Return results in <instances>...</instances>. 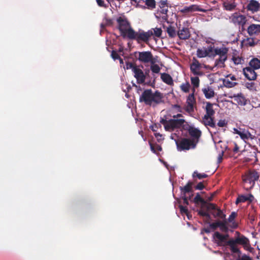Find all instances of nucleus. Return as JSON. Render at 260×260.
<instances>
[{
  "mask_svg": "<svg viewBox=\"0 0 260 260\" xmlns=\"http://www.w3.org/2000/svg\"><path fill=\"white\" fill-rule=\"evenodd\" d=\"M220 230L224 233H228L229 231V228L227 226V222L226 219L220 221L219 224Z\"/></svg>",
  "mask_w": 260,
  "mask_h": 260,
  "instance_id": "obj_37",
  "label": "nucleus"
},
{
  "mask_svg": "<svg viewBox=\"0 0 260 260\" xmlns=\"http://www.w3.org/2000/svg\"><path fill=\"white\" fill-rule=\"evenodd\" d=\"M231 22L235 25L243 27L246 24L247 19L246 17L239 12H235L230 17Z\"/></svg>",
  "mask_w": 260,
  "mask_h": 260,
  "instance_id": "obj_8",
  "label": "nucleus"
},
{
  "mask_svg": "<svg viewBox=\"0 0 260 260\" xmlns=\"http://www.w3.org/2000/svg\"><path fill=\"white\" fill-rule=\"evenodd\" d=\"M179 208L180 209V212L182 214H185L187 216H188V211L186 206H184L183 205H179Z\"/></svg>",
  "mask_w": 260,
  "mask_h": 260,
  "instance_id": "obj_49",
  "label": "nucleus"
},
{
  "mask_svg": "<svg viewBox=\"0 0 260 260\" xmlns=\"http://www.w3.org/2000/svg\"><path fill=\"white\" fill-rule=\"evenodd\" d=\"M184 131L188 132L189 136L191 138L190 139L193 140L194 142H196V144L197 145L202 135L201 131L198 128H196L194 126L189 125V123L188 125L186 126Z\"/></svg>",
  "mask_w": 260,
  "mask_h": 260,
  "instance_id": "obj_9",
  "label": "nucleus"
},
{
  "mask_svg": "<svg viewBox=\"0 0 260 260\" xmlns=\"http://www.w3.org/2000/svg\"><path fill=\"white\" fill-rule=\"evenodd\" d=\"M243 70L244 75L247 79L254 80L256 79L257 75L255 72V69L247 67L244 68Z\"/></svg>",
  "mask_w": 260,
  "mask_h": 260,
  "instance_id": "obj_18",
  "label": "nucleus"
},
{
  "mask_svg": "<svg viewBox=\"0 0 260 260\" xmlns=\"http://www.w3.org/2000/svg\"><path fill=\"white\" fill-rule=\"evenodd\" d=\"M168 6L167 3V1L161 0L159 3V8H163L164 7Z\"/></svg>",
  "mask_w": 260,
  "mask_h": 260,
  "instance_id": "obj_59",
  "label": "nucleus"
},
{
  "mask_svg": "<svg viewBox=\"0 0 260 260\" xmlns=\"http://www.w3.org/2000/svg\"><path fill=\"white\" fill-rule=\"evenodd\" d=\"M195 189L197 190H202L205 188V185L203 184V182H199L196 186Z\"/></svg>",
  "mask_w": 260,
  "mask_h": 260,
  "instance_id": "obj_57",
  "label": "nucleus"
},
{
  "mask_svg": "<svg viewBox=\"0 0 260 260\" xmlns=\"http://www.w3.org/2000/svg\"><path fill=\"white\" fill-rule=\"evenodd\" d=\"M227 55L219 56V58L215 60V66L219 68L224 67V62L227 59Z\"/></svg>",
  "mask_w": 260,
  "mask_h": 260,
  "instance_id": "obj_31",
  "label": "nucleus"
},
{
  "mask_svg": "<svg viewBox=\"0 0 260 260\" xmlns=\"http://www.w3.org/2000/svg\"><path fill=\"white\" fill-rule=\"evenodd\" d=\"M191 83L193 86V88L194 89L198 88L200 86V79L198 77H191L190 78Z\"/></svg>",
  "mask_w": 260,
  "mask_h": 260,
  "instance_id": "obj_39",
  "label": "nucleus"
},
{
  "mask_svg": "<svg viewBox=\"0 0 260 260\" xmlns=\"http://www.w3.org/2000/svg\"><path fill=\"white\" fill-rule=\"evenodd\" d=\"M137 66L134 63L130 62L126 63V68L127 69H132L133 71H134L135 68H136Z\"/></svg>",
  "mask_w": 260,
  "mask_h": 260,
  "instance_id": "obj_52",
  "label": "nucleus"
},
{
  "mask_svg": "<svg viewBox=\"0 0 260 260\" xmlns=\"http://www.w3.org/2000/svg\"><path fill=\"white\" fill-rule=\"evenodd\" d=\"M184 110L186 112L189 114H190L194 112V105L192 104H188L184 107Z\"/></svg>",
  "mask_w": 260,
  "mask_h": 260,
  "instance_id": "obj_47",
  "label": "nucleus"
},
{
  "mask_svg": "<svg viewBox=\"0 0 260 260\" xmlns=\"http://www.w3.org/2000/svg\"><path fill=\"white\" fill-rule=\"evenodd\" d=\"M206 210L211 211V214L214 218H219L222 220L225 219V214L215 204L211 203L208 204Z\"/></svg>",
  "mask_w": 260,
  "mask_h": 260,
  "instance_id": "obj_7",
  "label": "nucleus"
},
{
  "mask_svg": "<svg viewBox=\"0 0 260 260\" xmlns=\"http://www.w3.org/2000/svg\"><path fill=\"white\" fill-rule=\"evenodd\" d=\"M138 53L137 59L139 61L144 63H152L153 60L156 58L153 57L151 52L149 51L138 52Z\"/></svg>",
  "mask_w": 260,
  "mask_h": 260,
  "instance_id": "obj_10",
  "label": "nucleus"
},
{
  "mask_svg": "<svg viewBox=\"0 0 260 260\" xmlns=\"http://www.w3.org/2000/svg\"><path fill=\"white\" fill-rule=\"evenodd\" d=\"M208 176L205 173H199L198 171H194L192 174V177H197L199 179H202L203 178H206Z\"/></svg>",
  "mask_w": 260,
  "mask_h": 260,
  "instance_id": "obj_44",
  "label": "nucleus"
},
{
  "mask_svg": "<svg viewBox=\"0 0 260 260\" xmlns=\"http://www.w3.org/2000/svg\"><path fill=\"white\" fill-rule=\"evenodd\" d=\"M160 122L161 123L166 131L173 132L175 129H180L184 131L186 126H187L189 123L188 122L186 121L184 118H171L169 120H167L164 118H161Z\"/></svg>",
  "mask_w": 260,
  "mask_h": 260,
  "instance_id": "obj_2",
  "label": "nucleus"
},
{
  "mask_svg": "<svg viewBox=\"0 0 260 260\" xmlns=\"http://www.w3.org/2000/svg\"><path fill=\"white\" fill-rule=\"evenodd\" d=\"M96 2L100 7L107 8L108 6L105 4L104 0H96Z\"/></svg>",
  "mask_w": 260,
  "mask_h": 260,
  "instance_id": "obj_56",
  "label": "nucleus"
},
{
  "mask_svg": "<svg viewBox=\"0 0 260 260\" xmlns=\"http://www.w3.org/2000/svg\"><path fill=\"white\" fill-rule=\"evenodd\" d=\"M175 143L177 150L180 151L194 149L197 146L196 142L189 138H180L175 140Z\"/></svg>",
  "mask_w": 260,
  "mask_h": 260,
  "instance_id": "obj_6",
  "label": "nucleus"
},
{
  "mask_svg": "<svg viewBox=\"0 0 260 260\" xmlns=\"http://www.w3.org/2000/svg\"><path fill=\"white\" fill-rule=\"evenodd\" d=\"M213 104L207 102L205 107L206 114L204 115V119L209 118L211 116H214L215 114V111L213 108Z\"/></svg>",
  "mask_w": 260,
  "mask_h": 260,
  "instance_id": "obj_21",
  "label": "nucleus"
},
{
  "mask_svg": "<svg viewBox=\"0 0 260 260\" xmlns=\"http://www.w3.org/2000/svg\"><path fill=\"white\" fill-rule=\"evenodd\" d=\"M182 200H183V204L186 205L189 204L188 197L186 195H181Z\"/></svg>",
  "mask_w": 260,
  "mask_h": 260,
  "instance_id": "obj_60",
  "label": "nucleus"
},
{
  "mask_svg": "<svg viewBox=\"0 0 260 260\" xmlns=\"http://www.w3.org/2000/svg\"><path fill=\"white\" fill-rule=\"evenodd\" d=\"M154 32L153 35L157 37H160L162 34V30L160 28H155L153 29Z\"/></svg>",
  "mask_w": 260,
  "mask_h": 260,
  "instance_id": "obj_51",
  "label": "nucleus"
},
{
  "mask_svg": "<svg viewBox=\"0 0 260 260\" xmlns=\"http://www.w3.org/2000/svg\"><path fill=\"white\" fill-rule=\"evenodd\" d=\"M197 55L199 58H203L207 56V53H206L205 48L198 49L197 51Z\"/></svg>",
  "mask_w": 260,
  "mask_h": 260,
  "instance_id": "obj_46",
  "label": "nucleus"
},
{
  "mask_svg": "<svg viewBox=\"0 0 260 260\" xmlns=\"http://www.w3.org/2000/svg\"><path fill=\"white\" fill-rule=\"evenodd\" d=\"M198 11L200 12H204L205 11L202 9H199L198 7L196 5H192L189 7H185L181 11L183 13H187Z\"/></svg>",
  "mask_w": 260,
  "mask_h": 260,
  "instance_id": "obj_33",
  "label": "nucleus"
},
{
  "mask_svg": "<svg viewBox=\"0 0 260 260\" xmlns=\"http://www.w3.org/2000/svg\"><path fill=\"white\" fill-rule=\"evenodd\" d=\"M204 208H201L200 210L198 211V214L201 216L206 217L208 219L211 218L210 214L209 213L208 211L206 210V211H204L203 209Z\"/></svg>",
  "mask_w": 260,
  "mask_h": 260,
  "instance_id": "obj_41",
  "label": "nucleus"
},
{
  "mask_svg": "<svg viewBox=\"0 0 260 260\" xmlns=\"http://www.w3.org/2000/svg\"><path fill=\"white\" fill-rule=\"evenodd\" d=\"M239 147L236 143H234V148H233V152L237 153L239 151Z\"/></svg>",
  "mask_w": 260,
  "mask_h": 260,
  "instance_id": "obj_63",
  "label": "nucleus"
},
{
  "mask_svg": "<svg viewBox=\"0 0 260 260\" xmlns=\"http://www.w3.org/2000/svg\"><path fill=\"white\" fill-rule=\"evenodd\" d=\"M220 220L216 221V222L211 223L210 224V228L213 230H215L217 229V228L219 227Z\"/></svg>",
  "mask_w": 260,
  "mask_h": 260,
  "instance_id": "obj_50",
  "label": "nucleus"
},
{
  "mask_svg": "<svg viewBox=\"0 0 260 260\" xmlns=\"http://www.w3.org/2000/svg\"><path fill=\"white\" fill-rule=\"evenodd\" d=\"M156 62V58H155L153 60L152 63H150V69L152 72V73H155V74H158L159 73V72L160 71V68L159 67V66L158 64L155 63Z\"/></svg>",
  "mask_w": 260,
  "mask_h": 260,
  "instance_id": "obj_34",
  "label": "nucleus"
},
{
  "mask_svg": "<svg viewBox=\"0 0 260 260\" xmlns=\"http://www.w3.org/2000/svg\"><path fill=\"white\" fill-rule=\"evenodd\" d=\"M241 260H252L249 256L244 255L242 256Z\"/></svg>",
  "mask_w": 260,
  "mask_h": 260,
  "instance_id": "obj_64",
  "label": "nucleus"
},
{
  "mask_svg": "<svg viewBox=\"0 0 260 260\" xmlns=\"http://www.w3.org/2000/svg\"><path fill=\"white\" fill-rule=\"evenodd\" d=\"M149 145L150 146L151 150L154 153H156V151H161L162 150L161 147L157 144L153 145L150 142H149Z\"/></svg>",
  "mask_w": 260,
  "mask_h": 260,
  "instance_id": "obj_40",
  "label": "nucleus"
},
{
  "mask_svg": "<svg viewBox=\"0 0 260 260\" xmlns=\"http://www.w3.org/2000/svg\"><path fill=\"white\" fill-rule=\"evenodd\" d=\"M246 9L252 13L258 12L260 9V4L255 0H251L247 5Z\"/></svg>",
  "mask_w": 260,
  "mask_h": 260,
  "instance_id": "obj_20",
  "label": "nucleus"
},
{
  "mask_svg": "<svg viewBox=\"0 0 260 260\" xmlns=\"http://www.w3.org/2000/svg\"><path fill=\"white\" fill-rule=\"evenodd\" d=\"M247 32L250 36L258 35L260 33V24H252L247 28Z\"/></svg>",
  "mask_w": 260,
  "mask_h": 260,
  "instance_id": "obj_22",
  "label": "nucleus"
},
{
  "mask_svg": "<svg viewBox=\"0 0 260 260\" xmlns=\"http://www.w3.org/2000/svg\"><path fill=\"white\" fill-rule=\"evenodd\" d=\"M234 133L236 134H238L240 137L241 139L244 141L248 140L249 139H252L253 137L251 133L247 129H243L239 128L237 129L234 128L233 129Z\"/></svg>",
  "mask_w": 260,
  "mask_h": 260,
  "instance_id": "obj_13",
  "label": "nucleus"
},
{
  "mask_svg": "<svg viewBox=\"0 0 260 260\" xmlns=\"http://www.w3.org/2000/svg\"><path fill=\"white\" fill-rule=\"evenodd\" d=\"M133 72L134 73V77L137 79V83L143 84L144 83L146 79V75L141 69L137 67L136 68H135Z\"/></svg>",
  "mask_w": 260,
  "mask_h": 260,
  "instance_id": "obj_15",
  "label": "nucleus"
},
{
  "mask_svg": "<svg viewBox=\"0 0 260 260\" xmlns=\"http://www.w3.org/2000/svg\"><path fill=\"white\" fill-rule=\"evenodd\" d=\"M236 215H237V214L235 212H233L231 214V215H230V216L228 218L229 222H232L235 218Z\"/></svg>",
  "mask_w": 260,
  "mask_h": 260,
  "instance_id": "obj_58",
  "label": "nucleus"
},
{
  "mask_svg": "<svg viewBox=\"0 0 260 260\" xmlns=\"http://www.w3.org/2000/svg\"><path fill=\"white\" fill-rule=\"evenodd\" d=\"M163 95L158 90L154 92L151 89L145 90L140 96L139 102H144L146 105L151 106L153 103L158 105L163 102Z\"/></svg>",
  "mask_w": 260,
  "mask_h": 260,
  "instance_id": "obj_1",
  "label": "nucleus"
},
{
  "mask_svg": "<svg viewBox=\"0 0 260 260\" xmlns=\"http://www.w3.org/2000/svg\"><path fill=\"white\" fill-rule=\"evenodd\" d=\"M193 185V183L191 181H188L186 185L183 187L180 186V190L181 191V195H186L187 193L188 192H192L193 190L192 188V186Z\"/></svg>",
  "mask_w": 260,
  "mask_h": 260,
  "instance_id": "obj_25",
  "label": "nucleus"
},
{
  "mask_svg": "<svg viewBox=\"0 0 260 260\" xmlns=\"http://www.w3.org/2000/svg\"><path fill=\"white\" fill-rule=\"evenodd\" d=\"M247 45L249 46L252 47L255 45L254 41L252 38H248L246 41Z\"/></svg>",
  "mask_w": 260,
  "mask_h": 260,
  "instance_id": "obj_53",
  "label": "nucleus"
},
{
  "mask_svg": "<svg viewBox=\"0 0 260 260\" xmlns=\"http://www.w3.org/2000/svg\"><path fill=\"white\" fill-rule=\"evenodd\" d=\"M254 197L251 194L248 196L243 194L239 195L236 201V204L238 205L240 203H244L246 201L252 202Z\"/></svg>",
  "mask_w": 260,
  "mask_h": 260,
  "instance_id": "obj_23",
  "label": "nucleus"
},
{
  "mask_svg": "<svg viewBox=\"0 0 260 260\" xmlns=\"http://www.w3.org/2000/svg\"><path fill=\"white\" fill-rule=\"evenodd\" d=\"M190 87V85L188 82H186L185 83H182L180 85L181 90L185 93H187L189 91Z\"/></svg>",
  "mask_w": 260,
  "mask_h": 260,
  "instance_id": "obj_43",
  "label": "nucleus"
},
{
  "mask_svg": "<svg viewBox=\"0 0 260 260\" xmlns=\"http://www.w3.org/2000/svg\"><path fill=\"white\" fill-rule=\"evenodd\" d=\"M177 36L180 40L188 39L190 37L189 28L186 27L179 26L177 31Z\"/></svg>",
  "mask_w": 260,
  "mask_h": 260,
  "instance_id": "obj_16",
  "label": "nucleus"
},
{
  "mask_svg": "<svg viewBox=\"0 0 260 260\" xmlns=\"http://www.w3.org/2000/svg\"><path fill=\"white\" fill-rule=\"evenodd\" d=\"M236 234L238 236L235 239H231L227 242V245L230 247V250L234 253H240V251L237 247V244H240L243 246H246L249 244V241L247 238L243 235H240L239 232H237Z\"/></svg>",
  "mask_w": 260,
  "mask_h": 260,
  "instance_id": "obj_3",
  "label": "nucleus"
},
{
  "mask_svg": "<svg viewBox=\"0 0 260 260\" xmlns=\"http://www.w3.org/2000/svg\"><path fill=\"white\" fill-rule=\"evenodd\" d=\"M160 78L162 81L166 84L169 85H173L174 84L173 78L169 74L166 73H161Z\"/></svg>",
  "mask_w": 260,
  "mask_h": 260,
  "instance_id": "obj_26",
  "label": "nucleus"
},
{
  "mask_svg": "<svg viewBox=\"0 0 260 260\" xmlns=\"http://www.w3.org/2000/svg\"><path fill=\"white\" fill-rule=\"evenodd\" d=\"M213 238L215 240V242L218 246H228V241H225L223 235L220 234L219 232H215L213 236Z\"/></svg>",
  "mask_w": 260,
  "mask_h": 260,
  "instance_id": "obj_19",
  "label": "nucleus"
},
{
  "mask_svg": "<svg viewBox=\"0 0 260 260\" xmlns=\"http://www.w3.org/2000/svg\"><path fill=\"white\" fill-rule=\"evenodd\" d=\"M232 60H233L235 65L242 64L244 60L243 57H240L239 55H237V54H233L232 58Z\"/></svg>",
  "mask_w": 260,
  "mask_h": 260,
  "instance_id": "obj_35",
  "label": "nucleus"
},
{
  "mask_svg": "<svg viewBox=\"0 0 260 260\" xmlns=\"http://www.w3.org/2000/svg\"><path fill=\"white\" fill-rule=\"evenodd\" d=\"M173 108L176 109L177 111L179 112H182V109L181 107V106L179 105H177V104H175V105H173Z\"/></svg>",
  "mask_w": 260,
  "mask_h": 260,
  "instance_id": "obj_61",
  "label": "nucleus"
},
{
  "mask_svg": "<svg viewBox=\"0 0 260 260\" xmlns=\"http://www.w3.org/2000/svg\"><path fill=\"white\" fill-rule=\"evenodd\" d=\"M193 202L195 204H199L201 203L202 204L201 208H206L207 205L209 203H208L206 201L204 200L200 196L199 193L196 194V197L194 198Z\"/></svg>",
  "mask_w": 260,
  "mask_h": 260,
  "instance_id": "obj_27",
  "label": "nucleus"
},
{
  "mask_svg": "<svg viewBox=\"0 0 260 260\" xmlns=\"http://www.w3.org/2000/svg\"><path fill=\"white\" fill-rule=\"evenodd\" d=\"M116 21L118 24L117 28L121 36L123 38L127 37L129 39V31L133 28L131 27L127 18L124 16H120L117 18Z\"/></svg>",
  "mask_w": 260,
  "mask_h": 260,
  "instance_id": "obj_5",
  "label": "nucleus"
},
{
  "mask_svg": "<svg viewBox=\"0 0 260 260\" xmlns=\"http://www.w3.org/2000/svg\"><path fill=\"white\" fill-rule=\"evenodd\" d=\"M202 65L198 60L194 57L192 59V62L190 65V69L191 72L196 76H202L203 72L201 71Z\"/></svg>",
  "mask_w": 260,
  "mask_h": 260,
  "instance_id": "obj_12",
  "label": "nucleus"
},
{
  "mask_svg": "<svg viewBox=\"0 0 260 260\" xmlns=\"http://www.w3.org/2000/svg\"><path fill=\"white\" fill-rule=\"evenodd\" d=\"M153 35L152 30H149L147 31L140 30L137 32L134 29H131L129 31V39L136 40L139 43L143 42L147 44Z\"/></svg>",
  "mask_w": 260,
  "mask_h": 260,
  "instance_id": "obj_4",
  "label": "nucleus"
},
{
  "mask_svg": "<svg viewBox=\"0 0 260 260\" xmlns=\"http://www.w3.org/2000/svg\"><path fill=\"white\" fill-rule=\"evenodd\" d=\"M236 7V4L233 3H224V7L226 10L228 11H232L235 9Z\"/></svg>",
  "mask_w": 260,
  "mask_h": 260,
  "instance_id": "obj_45",
  "label": "nucleus"
},
{
  "mask_svg": "<svg viewBox=\"0 0 260 260\" xmlns=\"http://www.w3.org/2000/svg\"><path fill=\"white\" fill-rule=\"evenodd\" d=\"M111 57L115 60L120 58L119 55H118L117 52L116 51H115V50H113L112 51V52H111Z\"/></svg>",
  "mask_w": 260,
  "mask_h": 260,
  "instance_id": "obj_54",
  "label": "nucleus"
},
{
  "mask_svg": "<svg viewBox=\"0 0 260 260\" xmlns=\"http://www.w3.org/2000/svg\"><path fill=\"white\" fill-rule=\"evenodd\" d=\"M145 5L147 6V8L149 9H153L155 8L156 2L155 0H145Z\"/></svg>",
  "mask_w": 260,
  "mask_h": 260,
  "instance_id": "obj_42",
  "label": "nucleus"
},
{
  "mask_svg": "<svg viewBox=\"0 0 260 260\" xmlns=\"http://www.w3.org/2000/svg\"><path fill=\"white\" fill-rule=\"evenodd\" d=\"M202 123L204 124L206 126H209L213 128H215L216 127L213 116H211L210 118L206 119H204V117H203Z\"/></svg>",
  "mask_w": 260,
  "mask_h": 260,
  "instance_id": "obj_29",
  "label": "nucleus"
},
{
  "mask_svg": "<svg viewBox=\"0 0 260 260\" xmlns=\"http://www.w3.org/2000/svg\"><path fill=\"white\" fill-rule=\"evenodd\" d=\"M231 98L233 99L234 101L240 106H245L249 102L242 93L234 94Z\"/></svg>",
  "mask_w": 260,
  "mask_h": 260,
  "instance_id": "obj_17",
  "label": "nucleus"
},
{
  "mask_svg": "<svg viewBox=\"0 0 260 260\" xmlns=\"http://www.w3.org/2000/svg\"><path fill=\"white\" fill-rule=\"evenodd\" d=\"M172 118L176 119L184 118V116L181 113H178L176 115H173Z\"/></svg>",
  "mask_w": 260,
  "mask_h": 260,
  "instance_id": "obj_62",
  "label": "nucleus"
},
{
  "mask_svg": "<svg viewBox=\"0 0 260 260\" xmlns=\"http://www.w3.org/2000/svg\"><path fill=\"white\" fill-rule=\"evenodd\" d=\"M168 12V6L163 8H159L155 15L156 17L161 22H167L169 23Z\"/></svg>",
  "mask_w": 260,
  "mask_h": 260,
  "instance_id": "obj_14",
  "label": "nucleus"
},
{
  "mask_svg": "<svg viewBox=\"0 0 260 260\" xmlns=\"http://www.w3.org/2000/svg\"><path fill=\"white\" fill-rule=\"evenodd\" d=\"M206 53L207 56L214 55V49L211 45L209 46L207 48H205Z\"/></svg>",
  "mask_w": 260,
  "mask_h": 260,
  "instance_id": "obj_48",
  "label": "nucleus"
},
{
  "mask_svg": "<svg viewBox=\"0 0 260 260\" xmlns=\"http://www.w3.org/2000/svg\"><path fill=\"white\" fill-rule=\"evenodd\" d=\"M226 124H227V122L224 119V120L220 119L217 122V125L219 127H224V126H226Z\"/></svg>",
  "mask_w": 260,
  "mask_h": 260,
  "instance_id": "obj_55",
  "label": "nucleus"
},
{
  "mask_svg": "<svg viewBox=\"0 0 260 260\" xmlns=\"http://www.w3.org/2000/svg\"><path fill=\"white\" fill-rule=\"evenodd\" d=\"M258 173L255 171L249 172L247 174L243 176L242 179L244 183H249L251 184V187L254 184L255 181H256L259 178Z\"/></svg>",
  "mask_w": 260,
  "mask_h": 260,
  "instance_id": "obj_11",
  "label": "nucleus"
},
{
  "mask_svg": "<svg viewBox=\"0 0 260 260\" xmlns=\"http://www.w3.org/2000/svg\"><path fill=\"white\" fill-rule=\"evenodd\" d=\"M229 49L226 47L216 48L214 49V55L219 56L227 55Z\"/></svg>",
  "mask_w": 260,
  "mask_h": 260,
  "instance_id": "obj_30",
  "label": "nucleus"
},
{
  "mask_svg": "<svg viewBox=\"0 0 260 260\" xmlns=\"http://www.w3.org/2000/svg\"><path fill=\"white\" fill-rule=\"evenodd\" d=\"M249 67L255 70L260 69V60L257 58H252L249 63Z\"/></svg>",
  "mask_w": 260,
  "mask_h": 260,
  "instance_id": "obj_32",
  "label": "nucleus"
},
{
  "mask_svg": "<svg viewBox=\"0 0 260 260\" xmlns=\"http://www.w3.org/2000/svg\"><path fill=\"white\" fill-rule=\"evenodd\" d=\"M163 28L166 29V31L168 34L169 38H174L177 36V31L174 27L169 25L168 27H166L165 25H163Z\"/></svg>",
  "mask_w": 260,
  "mask_h": 260,
  "instance_id": "obj_28",
  "label": "nucleus"
},
{
  "mask_svg": "<svg viewBox=\"0 0 260 260\" xmlns=\"http://www.w3.org/2000/svg\"><path fill=\"white\" fill-rule=\"evenodd\" d=\"M192 92L190 94L187 98V101H186V103L189 104H192V105H194L196 104V100H195V98H194V93L195 92V89H192Z\"/></svg>",
  "mask_w": 260,
  "mask_h": 260,
  "instance_id": "obj_38",
  "label": "nucleus"
},
{
  "mask_svg": "<svg viewBox=\"0 0 260 260\" xmlns=\"http://www.w3.org/2000/svg\"><path fill=\"white\" fill-rule=\"evenodd\" d=\"M223 85L228 88L234 87L237 84L236 82L232 81L229 78H226L223 80Z\"/></svg>",
  "mask_w": 260,
  "mask_h": 260,
  "instance_id": "obj_36",
  "label": "nucleus"
},
{
  "mask_svg": "<svg viewBox=\"0 0 260 260\" xmlns=\"http://www.w3.org/2000/svg\"><path fill=\"white\" fill-rule=\"evenodd\" d=\"M202 91L205 98L207 99H211L215 96V92L214 90L209 86H207L205 88H202Z\"/></svg>",
  "mask_w": 260,
  "mask_h": 260,
  "instance_id": "obj_24",
  "label": "nucleus"
}]
</instances>
